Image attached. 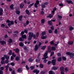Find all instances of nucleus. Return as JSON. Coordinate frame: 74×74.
Returning a JSON list of instances; mask_svg holds the SVG:
<instances>
[{
	"mask_svg": "<svg viewBox=\"0 0 74 74\" xmlns=\"http://www.w3.org/2000/svg\"><path fill=\"white\" fill-rule=\"evenodd\" d=\"M25 33V32L24 31H22L21 32L20 34L21 35V37L19 39V41H24V39L23 38H26V35H23Z\"/></svg>",
	"mask_w": 74,
	"mask_h": 74,
	"instance_id": "nucleus-1",
	"label": "nucleus"
},
{
	"mask_svg": "<svg viewBox=\"0 0 74 74\" xmlns=\"http://www.w3.org/2000/svg\"><path fill=\"white\" fill-rule=\"evenodd\" d=\"M48 52H51V50L50 49H49V50L48 49H47V51H46L44 54L43 56L44 57L42 58L43 60L45 59H47V58H48V57L46 56L48 55Z\"/></svg>",
	"mask_w": 74,
	"mask_h": 74,
	"instance_id": "nucleus-2",
	"label": "nucleus"
},
{
	"mask_svg": "<svg viewBox=\"0 0 74 74\" xmlns=\"http://www.w3.org/2000/svg\"><path fill=\"white\" fill-rule=\"evenodd\" d=\"M29 37L28 38V40L30 41L32 40V37H33V33L32 32H30L29 33Z\"/></svg>",
	"mask_w": 74,
	"mask_h": 74,
	"instance_id": "nucleus-3",
	"label": "nucleus"
},
{
	"mask_svg": "<svg viewBox=\"0 0 74 74\" xmlns=\"http://www.w3.org/2000/svg\"><path fill=\"white\" fill-rule=\"evenodd\" d=\"M66 54L68 55H69L71 58H73V56H74V53H71L70 52H67L66 53Z\"/></svg>",
	"mask_w": 74,
	"mask_h": 74,
	"instance_id": "nucleus-4",
	"label": "nucleus"
},
{
	"mask_svg": "<svg viewBox=\"0 0 74 74\" xmlns=\"http://www.w3.org/2000/svg\"><path fill=\"white\" fill-rule=\"evenodd\" d=\"M10 22V23H9L8 24V25L9 27H11V25H12L14 24V22L13 21H11Z\"/></svg>",
	"mask_w": 74,
	"mask_h": 74,
	"instance_id": "nucleus-5",
	"label": "nucleus"
},
{
	"mask_svg": "<svg viewBox=\"0 0 74 74\" xmlns=\"http://www.w3.org/2000/svg\"><path fill=\"white\" fill-rule=\"evenodd\" d=\"M39 4V1L37 0L36 1V3L34 4L35 7L36 8H37L38 6L37 5Z\"/></svg>",
	"mask_w": 74,
	"mask_h": 74,
	"instance_id": "nucleus-6",
	"label": "nucleus"
},
{
	"mask_svg": "<svg viewBox=\"0 0 74 74\" xmlns=\"http://www.w3.org/2000/svg\"><path fill=\"white\" fill-rule=\"evenodd\" d=\"M33 72L34 73H36V74H38L40 73V71L37 69H36L34 70Z\"/></svg>",
	"mask_w": 74,
	"mask_h": 74,
	"instance_id": "nucleus-7",
	"label": "nucleus"
},
{
	"mask_svg": "<svg viewBox=\"0 0 74 74\" xmlns=\"http://www.w3.org/2000/svg\"><path fill=\"white\" fill-rule=\"evenodd\" d=\"M40 55H38L36 60V62H40V58H39Z\"/></svg>",
	"mask_w": 74,
	"mask_h": 74,
	"instance_id": "nucleus-8",
	"label": "nucleus"
},
{
	"mask_svg": "<svg viewBox=\"0 0 74 74\" xmlns=\"http://www.w3.org/2000/svg\"><path fill=\"white\" fill-rule=\"evenodd\" d=\"M10 63H8V64L7 65L5 66V72H7V71H8V68L9 67V66H10Z\"/></svg>",
	"mask_w": 74,
	"mask_h": 74,
	"instance_id": "nucleus-9",
	"label": "nucleus"
},
{
	"mask_svg": "<svg viewBox=\"0 0 74 74\" xmlns=\"http://www.w3.org/2000/svg\"><path fill=\"white\" fill-rule=\"evenodd\" d=\"M66 1L68 4H73V2L71 0H66Z\"/></svg>",
	"mask_w": 74,
	"mask_h": 74,
	"instance_id": "nucleus-10",
	"label": "nucleus"
},
{
	"mask_svg": "<svg viewBox=\"0 0 74 74\" xmlns=\"http://www.w3.org/2000/svg\"><path fill=\"white\" fill-rule=\"evenodd\" d=\"M61 19H62V16L59 15H58V21H60Z\"/></svg>",
	"mask_w": 74,
	"mask_h": 74,
	"instance_id": "nucleus-11",
	"label": "nucleus"
},
{
	"mask_svg": "<svg viewBox=\"0 0 74 74\" xmlns=\"http://www.w3.org/2000/svg\"><path fill=\"white\" fill-rule=\"evenodd\" d=\"M52 64H53V65L54 66L55 65V64H56V60H52Z\"/></svg>",
	"mask_w": 74,
	"mask_h": 74,
	"instance_id": "nucleus-12",
	"label": "nucleus"
},
{
	"mask_svg": "<svg viewBox=\"0 0 74 74\" xmlns=\"http://www.w3.org/2000/svg\"><path fill=\"white\" fill-rule=\"evenodd\" d=\"M59 69V67H56L55 66H53L52 69V70H58Z\"/></svg>",
	"mask_w": 74,
	"mask_h": 74,
	"instance_id": "nucleus-13",
	"label": "nucleus"
},
{
	"mask_svg": "<svg viewBox=\"0 0 74 74\" xmlns=\"http://www.w3.org/2000/svg\"><path fill=\"white\" fill-rule=\"evenodd\" d=\"M8 44H9V45H11V43L12 42V40L11 39H9V40H8Z\"/></svg>",
	"mask_w": 74,
	"mask_h": 74,
	"instance_id": "nucleus-14",
	"label": "nucleus"
},
{
	"mask_svg": "<svg viewBox=\"0 0 74 74\" xmlns=\"http://www.w3.org/2000/svg\"><path fill=\"white\" fill-rule=\"evenodd\" d=\"M74 43V42L73 41H69L68 42V44L69 45H73Z\"/></svg>",
	"mask_w": 74,
	"mask_h": 74,
	"instance_id": "nucleus-15",
	"label": "nucleus"
},
{
	"mask_svg": "<svg viewBox=\"0 0 74 74\" xmlns=\"http://www.w3.org/2000/svg\"><path fill=\"white\" fill-rule=\"evenodd\" d=\"M24 45V44H23V43L22 42H21L19 43V45H20V47H23Z\"/></svg>",
	"mask_w": 74,
	"mask_h": 74,
	"instance_id": "nucleus-16",
	"label": "nucleus"
},
{
	"mask_svg": "<svg viewBox=\"0 0 74 74\" xmlns=\"http://www.w3.org/2000/svg\"><path fill=\"white\" fill-rule=\"evenodd\" d=\"M47 38V36H42L41 37V38L42 39H45Z\"/></svg>",
	"mask_w": 74,
	"mask_h": 74,
	"instance_id": "nucleus-17",
	"label": "nucleus"
},
{
	"mask_svg": "<svg viewBox=\"0 0 74 74\" xmlns=\"http://www.w3.org/2000/svg\"><path fill=\"white\" fill-rule=\"evenodd\" d=\"M3 10L2 8H0V15H2L3 14Z\"/></svg>",
	"mask_w": 74,
	"mask_h": 74,
	"instance_id": "nucleus-18",
	"label": "nucleus"
},
{
	"mask_svg": "<svg viewBox=\"0 0 74 74\" xmlns=\"http://www.w3.org/2000/svg\"><path fill=\"white\" fill-rule=\"evenodd\" d=\"M0 42L2 45H4V44L6 43V42L4 41H0Z\"/></svg>",
	"mask_w": 74,
	"mask_h": 74,
	"instance_id": "nucleus-19",
	"label": "nucleus"
},
{
	"mask_svg": "<svg viewBox=\"0 0 74 74\" xmlns=\"http://www.w3.org/2000/svg\"><path fill=\"white\" fill-rule=\"evenodd\" d=\"M38 46L37 45H36L35 46V48L34 49V50L35 51H37L38 49Z\"/></svg>",
	"mask_w": 74,
	"mask_h": 74,
	"instance_id": "nucleus-20",
	"label": "nucleus"
},
{
	"mask_svg": "<svg viewBox=\"0 0 74 74\" xmlns=\"http://www.w3.org/2000/svg\"><path fill=\"white\" fill-rule=\"evenodd\" d=\"M69 29L70 31H71V30H73L74 29V27H72L71 26H69Z\"/></svg>",
	"mask_w": 74,
	"mask_h": 74,
	"instance_id": "nucleus-21",
	"label": "nucleus"
},
{
	"mask_svg": "<svg viewBox=\"0 0 74 74\" xmlns=\"http://www.w3.org/2000/svg\"><path fill=\"white\" fill-rule=\"evenodd\" d=\"M17 71L18 73H21L22 71V70L21 68H19L17 70Z\"/></svg>",
	"mask_w": 74,
	"mask_h": 74,
	"instance_id": "nucleus-22",
	"label": "nucleus"
},
{
	"mask_svg": "<svg viewBox=\"0 0 74 74\" xmlns=\"http://www.w3.org/2000/svg\"><path fill=\"white\" fill-rule=\"evenodd\" d=\"M48 23L49 25H52V21H49Z\"/></svg>",
	"mask_w": 74,
	"mask_h": 74,
	"instance_id": "nucleus-23",
	"label": "nucleus"
},
{
	"mask_svg": "<svg viewBox=\"0 0 74 74\" xmlns=\"http://www.w3.org/2000/svg\"><path fill=\"white\" fill-rule=\"evenodd\" d=\"M29 62H32L33 61V60L32 58H31L29 59Z\"/></svg>",
	"mask_w": 74,
	"mask_h": 74,
	"instance_id": "nucleus-24",
	"label": "nucleus"
},
{
	"mask_svg": "<svg viewBox=\"0 0 74 74\" xmlns=\"http://www.w3.org/2000/svg\"><path fill=\"white\" fill-rule=\"evenodd\" d=\"M24 6V4H21L20 6L21 8H23Z\"/></svg>",
	"mask_w": 74,
	"mask_h": 74,
	"instance_id": "nucleus-25",
	"label": "nucleus"
},
{
	"mask_svg": "<svg viewBox=\"0 0 74 74\" xmlns=\"http://www.w3.org/2000/svg\"><path fill=\"white\" fill-rule=\"evenodd\" d=\"M25 51L26 52H27L28 51V49H27V48L26 47H23Z\"/></svg>",
	"mask_w": 74,
	"mask_h": 74,
	"instance_id": "nucleus-26",
	"label": "nucleus"
},
{
	"mask_svg": "<svg viewBox=\"0 0 74 74\" xmlns=\"http://www.w3.org/2000/svg\"><path fill=\"white\" fill-rule=\"evenodd\" d=\"M22 18H23V16H22V15H21L19 17V21H22Z\"/></svg>",
	"mask_w": 74,
	"mask_h": 74,
	"instance_id": "nucleus-27",
	"label": "nucleus"
},
{
	"mask_svg": "<svg viewBox=\"0 0 74 74\" xmlns=\"http://www.w3.org/2000/svg\"><path fill=\"white\" fill-rule=\"evenodd\" d=\"M4 56L6 58V59H8L10 58V57L8 56H7L6 55H4Z\"/></svg>",
	"mask_w": 74,
	"mask_h": 74,
	"instance_id": "nucleus-28",
	"label": "nucleus"
},
{
	"mask_svg": "<svg viewBox=\"0 0 74 74\" xmlns=\"http://www.w3.org/2000/svg\"><path fill=\"white\" fill-rule=\"evenodd\" d=\"M49 74H55L54 72L51 71L49 72Z\"/></svg>",
	"mask_w": 74,
	"mask_h": 74,
	"instance_id": "nucleus-29",
	"label": "nucleus"
},
{
	"mask_svg": "<svg viewBox=\"0 0 74 74\" xmlns=\"http://www.w3.org/2000/svg\"><path fill=\"white\" fill-rule=\"evenodd\" d=\"M16 13L17 15H19V14H20V11H19L18 10H17V11H16Z\"/></svg>",
	"mask_w": 74,
	"mask_h": 74,
	"instance_id": "nucleus-30",
	"label": "nucleus"
},
{
	"mask_svg": "<svg viewBox=\"0 0 74 74\" xmlns=\"http://www.w3.org/2000/svg\"><path fill=\"white\" fill-rule=\"evenodd\" d=\"M60 71H64V68L63 66H62L60 68Z\"/></svg>",
	"mask_w": 74,
	"mask_h": 74,
	"instance_id": "nucleus-31",
	"label": "nucleus"
},
{
	"mask_svg": "<svg viewBox=\"0 0 74 74\" xmlns=\"http://www.w3.org/2000/svg\"><path fill=\"white\" fill-rule=\"evenodd\" d=\"M53 16L51 14H49L48 15V16H47L48 18H52Z\"/></svg>",
	"mask_w": 74,
	"mask_h": 74,
	"instance_id": "nucleus-32",
	"label": "nucleus"
},
{
	"mask_svg": "<svg viewBox=\"0 0 74 74\" xmlns=\"http://www.w3.org/2000/svg\"><path fill=\"white\" fill-rule=\"evenodd\" d=\"M58 62H61L62 61V58L61 57L58 58Z\"/></svg>",
	"mask_w": 74,
	"mask_h": 74,
	"instance_id": "nucleus-33",
	"label": "nucleus"
},
{
	"mask_svg": "<svg viewBox=\"0 0 74 74\" xmlns=\"http://www.w3.org/2000/svg\"><path fill=\"white\" fill-rule=\"evenodd\" d=\"M25 12L27 14H28V15H29V14H30V12H29V10H26L25 11Z\"/></svg>",
	"mask_w": 74,
	"mask_h": 74,
	"instance_id": "nucleus-34",
	"label": "nucleus"
},
{
	"mask_svg": "<svg viewBox=\"0 0 74 74\" xmlns=\"http://www.w3.org/2000/svg\"><path fill=\"white\" fill-rule=\"evenodd\" d=\"M51 50H52V51H54V50H55V49H56L55 47H51Z\"/></svg>",
	"mask_w": 74,
	"mask_h": 74,
	"instance_id": "nucleus-35",
	"label": "nucleus"
},
{
	"mask_svg": "<svg viewBox=\"0 0 74 74\" xmlns=\"http://www.w3.org/2000/svg\"><path fill=\"white\" fill-rule=\"evenodd\" d=\"M15 52L16 53H19V50L18 49H16L15 50Z\"/></svg>",
	"mask_w": 74,
	"mask_h": 74,
	"instance_id": "nucleus-36",
	"label": "nucleus"
},
{
	"mask_svg": "<svg viewBox=\"0 0 74 74\" xmlns=\"http://www.w3.org/2000/svg\"><path fill=\"white\" fill-rule=\"evenodd\" d=\"M46 47H47L46 46H44L41 48V49H42V50H45V48H46Z\"/></svg>",
	"mask_w": 74,
	"mask_h": 74,
	"instance_id": "nucleus-37",
	"label": "nucleus"
},
{
	"mask_svg": "<svg viewBox=\"0 0 74 74\" xmlns=\"http://www.w3.org/2000/svg\"><path fill=\"white\" fill-rule=\"evenodd\" d=\"M12 56L14 57V58H15V57H16V54H15V53L13 52L12 53Z\"/></svg>",
	"mask_w": 74,
	"mask_h": 74,
	"instance_id": "nucleus-38",
	"label": "nucleus"
},
{
	"mask_svg": "<svg viewBox=\"0 0 74 74\" xmlns=\"http://www.w3.org/2000/svg\"><path fill=\"white\" fill-rule=\"evenodd\" d=\"M39 67L40 68L42 69V68H43V67H44V65H43L42 64H40L39 65Z\"/></svg>",
	"mask_w": 74,
	"mask_h": 74,
	"instance_id": "nucleus-39",
	"label": "nucleus"
},
{
	"mask_svg": "<svg viewBox=\"0 0 74 74\" xmlns=\"http://www.w3.org/2000/svg\"><path fill=\"white\" fill-rule=\"evenodd\" d=\"M10 8H11V9H13L14 8V5L13 4H12L10 6Z\"/></svg>",
	"mask_w": 74,
	"mask_h": 74,
	"instance_id": "nucleus-40",
	"label": "nucleus"
},
{
	"mask_svg": "<svg viewBox=\"0 0 74 74\" xmlns=\"http://www.w3.org/2000/svg\"><path fill=\"white\" fill-rule=\"evenodd\" d=\"M41 5L42 8H45V6L44 3H42Z\"/></svg>",
	"mask_w": 74,
	"mask_h": 74,
	"instance_id": "nucleus-41",
	"label": "nucleus"
},
{
	"mask_svg": "<svg viewBox=\"0 0 74 74\" xmlns=\"http://www.w3.org/2000/svg\"><path fill=\"white\" fill-rule=\"evenodd\" d=\"M30 69H31V70H33L34 69V67L33 66H31L30 67Z\"/></svg>",
	"mask_w": 74,
	"mask_h": 74,
	"instance_id": "nucleus-42",
	"label": "nucleus"
},
{
	"mask_svg": "<svg viewBox=\"0 0 74 74\" xmlns=\"http://www.w3.org/2000/svg\"><path fill=\"white\" fill-rule=\"evenodd\" d=\"M43 3V4H44V5H45V6L47 5H48V2H46Z\"/></svg>",
	"mask_w": 74,
	"mask_h": 74,
	"instance_id": "nucleus-43",
	"label": "nucleus"
},
{
	"mask_svg": "<svg viewBox=\"0 0 74 74\" xmlns=\"http://www.w3.org/2000/svg\"><path fill=\"white\" fill-rule=\"evenodd\" d=\"M45 32L44 31V32H42L41 34L42 35V36H44L45 34Z\"/></svg>",
	"mask_w": 74,
	"mask_h": 74,
	"instance_id": "nucleus-44",
	"label": "nucleus"
},
{
	"mask_svg": "<svg viewBox=\"0 0 74 74\" xmlns=\"http://www.w3.org/2000/svg\"><path fill=\"white\" fill-rule=\"evenodd\" d=\"M26 25H29V21H28V20H27L26 22Z\"/></svg>",
	"mask_w": 74,
	"mask_h": 74,
	"instance_id": "nucleus-45",
	"label": "nucleus"
},
{
	"mask_svg": "<svg viewBox=\"0 0 74 74\" xmlns=\"http://www.w3.org/2000/svg\"><path fill=\"white\" fill-rule=\"evenodd\" d=\"M16 60H17V61H19V58L18 57H16Z\"/></svg>",
	"mask_w": 74,
	"mask_h": 74,
	"instance_id": "nucleus-46",
	"label": "nucleus"
},
{
	"mask_svg": "<svg viewBox=\"0 0 74 74\" xmlns=\"http://www.w3.org/2000/svg\"><path fill=\"white\" fill-rule=\"evenodd\" d=\"M45 60H44L43 61V63H45L47 62H48V60H46V59H44Z\"/></svg>",
	"mask_w": 74,
	"mask_h": 74,
	"instance_id": "nucleus-47",
	"label": "nucleus"
},
{
	"mask_svg": "<svg viewBox=\"0 0 74 74\" xmlns=\"http://www.w3.org/2000/svg\"><path fill=\"white\" fill-rule=\"evenodd\" d=\"M9 55H12V51L10 50L9 51Z\"/></svg>",
	"mask_w": 74,
	"mask_h": 74,
	"instance_id": "nucleus-48",
	"label": "nucleus"
},
{
	"mask_svg": "<svg viewBox=\"0 0 74 74\" xmlns=\"http://www.w3.org/2000/svg\"><path fill=\"white\" fill-rule=\"evenodd\" d=\"M62 59L64 60L65 61H66V58L64 57H62Z\"/></svg>",
	"mask_w": 74,
	"mask_h": 74,
	"instance_id": "nucleus-49",
	"label": "nucleus"
},
{
	"mask_svg": "<svg viewBox=\"0 0 74 74\" xmlns=\"http://www.w3.org/2000/svg\"><path fill=\"white\" fill-rule=\"evenodd\" d=\"M1 63L2 64H5V62L3 61H2L1 62Z\"/></svg>",
	"mask_w": 74,
	"mask_h": 74,
	"instance_id": "nucleus-50",
	"label": "nucleus"
},
{
	"mask_svg": "<svg viewBox=\"0 0 74 74\" xmlns=\"http://www.w3.org/2000/svg\"><path fill=\"white\" fill-rule=\"evenodd\" d=\"M65 70L66 72H67L68 71H69V69H68L67 67L65 68Z\"/></svg>",
	"mask_w": 74,
	"mask_h": 74,
	"instance_id": "nucleus-51",
	"label": "nucleus"
},
{
	"mask_svg": "<svg viewBox=\"0 0 74 74\" xmlns=\"http://www.w3.org/2000/svg\"><path fill=\"white\" fill-rule=\"evenodd\" d=\"M1 27H3V28H4V27L5 26V25L3 24H2L1 25Z\"/></svg>",
	"mask_w": 74,
	"mask_h": 74,
	"instance_id": "nucleus-52",
	"label": "nucleus"
},
{
	"mask_svg": "<svg viewBox=\"0 0 74 74\" xmlns=\"http://www.w3.org/2000/svg\"><path fill=\"white\" fill-rule=\"evenodd\" d=\"M54 33L56 34H57L58 33V30L57 29H55L54 31Z\"/></svg>",
	"mask_w": 74,
	"mask_h": 74,
	"instance_id": "nucleus-53",
	"label": "nucleus"
},
{
	"mask_svg": "<svg viewBox=\"0 0 74 74\" xmlns=\"http://www.w3.org/2000/svg\"><path fill=\"white\" fill-rule=\"evenodd\" d=\"M10 64L12 66H14L15 65V64H14V63L12 62H11L10 63Z\"/></svg>",
	"mask_w": 74,
	"mask_h": 74,
	"instance_id": "nucleus-54",
	"label": "nucleus"
},
{
	"mask_svg": "<svg viewBox=\"0 0 74 74\" xmlns=\"http://www.w3.org/2000/svg\"><path fill=\"white\" fill-rule=\"evenodd\" d=\"M45 22V20L44 19H42L41 20V22L42 23H44Z\"/></svg>",
	"mask_w": 74,
	"mask_h": 74,
	"instance_id": "nucleus-55",
	"label": "nucleus"
},
{
	"mask_svg": "<svg viewBox=\"0 0 74 74\" xmlns=\"http://www.w3.org/2000/svg\"><path fill=\"white\" fill-rule=\"evenodd\" d=\"M25 67L27 70H29V67H28V66H27V65H26Z\"/></svg>",
	"mask_w": 74,
	"mask_h": 74,
	"instance_id": "nucleus-56",
	"label": "nucleus"
},
{
	"mask_svg": "<svg viewBox=\"0 0 74 74\" xmlns=\"http://www.w3.org/2000/svg\"><path fill=\"white\" fill-rule=\"evenodd\" d=\"M48 32L49 33H52V31L51 30H49L48 31Z\"/></svg>",
	"mask_w": 74,
	"mask_h": 74,
	"instance_id": "nucleus-57",
	"label": "nucleus"
},
{
	"mask_svg": "<svg viewBox=\"0 0 74 74\" xmlns=\"http://www.w3.org/2000/svg\"><path fill=\"white\" fill-rule=\"evenodd\" d=\"M53 54H54V52L53 51L51 52V53L50 56H52Z\"/></svg>",
	"mask_w": 74,
	"mask_h": 74,
	"instance_id": "nucleus-58",
	"label": "nucleus"
},
{
	"mask_svg": "<svg viewBox=\"0 0 74 74\" xmlns=\"http://www.w3.org/2000/svg\"><path fill=\"white\" fill-rule=\"evenodd\" d=\"M50 28L52 30H54V27H53V26L51 27Z\"/></svg>",
	"mask_w": 74,
	"mask_h": 74,
	"instance_id": "nucleus-59",
	"label": "nucleus"
},
{
	"mask_svg": "<svg viewBox=\"0 0 74 74\" xmlns=\"http://www.w3.org/2000/svg\"><path fill=\"white\" fill-rule=\"evenodd\" d=\"M0 69L1 70H3L4 69V67L3 66L1 67Z\"/></svg>",
	"mask_w": 74,
	"mask_h": 74,
	"instance_id": "nucleus-60",
	"label": "nucleus"
},
{
	"mask_svg": "<svg viewBox=\"0 0 74 74\" xmlns=\"http://www.w3.org/2000/svg\"><path fill=\"white\" fill-rule=\"evenodd\" d=\"M40 13L41 15H44V12L43 11H41L40 12Z\"/></svg>",
	"mask_w": 74,
	"mask_h": 74,
	"instance_id": "nucleus-61",
	"label": "nucleus"
},
{
	"mask_svg": "<svg viewBox=\"0 0 74 74\" xmlns=\"http://www.w3.org/2000/svg\"><path fill=\"white\" fill-rule=\"evenodd\" d=\"M8 62H9V61L8 60H7L5 61V63H8Z\"/></svg>",
	"mask_w": 74,
	"mask_h": 74,
	"instance_id": "nucleus-62",
	"label": "nucleus"
},
{
	"mask_svg": "<svg viewBox=\"0 0 74 74\" xmlns=\"http://www.w3.org/2000/svg\"><path fill=\"white\" fill-rule=\"evenodd\" d=\"M41 74H45V72L44 71H41L40 72Z\"/></svg>",
	"mask_w": 74,
	"mask_h": 74,
	"instance_id": "nucleus-63",
	"label": "nucleus"
},
{
	"mask_svg": "<svg viewBox=\"0 0 74 74\" xmlns=\"http://www.w3.org/2000/svg\"><path fill=\"white\" fill-rule=\"evenodd\" d=\"M12 74H15V71H12Z\"/></svg>",
	"mask_w": 74,
	"mask_h": 74,
	"instance_id": "nucleus-64",
	"label": "nucleus"
}]
</instances>
